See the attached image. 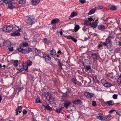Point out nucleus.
<instances>
[{"label": "nucleus", "instance_id": "c756f323", "mask_svg": "<svg viewBox=\"0 0 121 121\" xmlns=\"http://www.w3.org/2000/svg\"><path fill=\"white\" fill-rule=\"evenodd\" d=\"M77 14V13L75 12H73L71 14L70 17H73L75 16H76Z\"/></svg>", "mask_w": 121, "mask_h": 121}, {"label": "nucleus", "instance_id": "7ed1b4c3", "mask_svg": "<svg viewBox=\"0 0 121 121\" xmlns=\"http://www.w3.org/2000/svg\"><path fill=\"white\" fill-rule=\"evenodd\" d=\"M94 20L91 17H90L86 20L85 21L84 24L87 26H91V23L93 22Z\"/></svg>", "mask_w": 121, "mask_h": 121}, {"label": "nucleus", "instance_id": "a211bd4d", "mask_svg": "<svg viewBox=\"0 0 121 121\" xmlns=\"http://www.w3.org/2000/svg\"><path fill=\"white\" fill-rule=\"evenodd\" d=\"M44 108L45 109H46L47 110H52V108L50 107L49 106L48 104L46 106H44ZM46 111V110L45 109L43 111V112H45Z\"/></svg>", "mask_w": 121, "mask_h": 121}, {"label": "nucleus", "instance_id": "0e129e2a", "mask_svg": "<svg viewBox=\"0 0 121 121\" xmlns=\"http://www.w3.org/2000/svg\"><path fill=\"white\" fill-rule=\"evenodd\" d=\"M107 118H110V117H111V115L110 114H108V115H107Z\"/></svg>", "mask_w": 121, "mask_h": 121}, {"label": "nucleus", "instance_id": "8fccbe9b", "mask_svg": "<svg viewBox=\"0 0 121 121\" xmlns=\"http://www.w3.org/2000/svg\"><path fill=\"white\" fill-rule=\"evenodd\" d=\"M103 45L101 43H100L98 46V47L99 48H101L103 47Z\"/></svg>", "mask_w": 121, "mask_h": 121}, {"label": "nucleus", "instance_id": "f03ea898", "mask_svg": "<svg viewBox=\"0 0 121 121\" xmlns=\"http://www.w3.org/2000/svg\"><path fill=\"white\" fill-rule=\"evenodd\" d=\"M35 17L33 16H26L25 18L26 22L29 24L32 25L34 22Z\"/></svg>", "mask_w": 121, "mask_h": 121}, {"label": "nucleus", "instance_id": "5701e85b", "mask_svg": "<svg viewBox=\"0 0 121 121\" xmlns=\"http://www.w3.org/2000/svg\"><path fill=\"white\" fill-rule=\"evenodd\" d=\"M96 10V9L95 8L92 9L91 10H90L88 13L89 15H91L92 14L94 13H95V11Z\"/></svg>", "mask_w": 121, "mask_h": 121}, {"label": "nucleus", "instance_id": "052dcab7", "mask_svg": "<svg viewBox=\"0 0 121 121\" xmlns=\"http://www.w3.org/2000/svg\"><path fill=\"white\" fill-rule=\"evenodd\" d=\"M116 111V110L114 109H113L112 110H110L109 111V113H112L113 111Z\"/></svg>", "mask_w": 121, "mask_h": 121}, {"label": "nucleus", "instance_id": "412c9836", "mask_svg": "<svg viewBox=\"0 0 121 121\" xmlns=\"http://www.w3.org/2000/svg\"><path fill=\"white\" fill-rule=\"evenodd\" d=\"M49 54L51 56L55 55L56 54V53L54 50L52 49L50 51Z\"/></svg>", "mask_w": 121, "mask_h": 121}, {"label": "nucleus", "instance_id": "338daca9", "mask_svg": "<svg viewBox=\"0 0 121 121\" xmlns=\"http://www.w3.org/2000/svg\"><path fill=\"white\" fill-rule=\"evenodd\" d=\"M106 76L108 77H109L110 76V73H106Z\"/></svg>", "mask_w": 121, "mask_h": 121}, {"label": "nucleus", "instance_id": "7c9ffc66", "mask_svg": "<svg viewBox=\"0 0 121 121\" xmlns=\"http://www.w3.org/2000/svg\"><path fill=\"white\" fill-rule=\"evenodd\" d=\"M17 90H18V92H19L20 91L23 90V87L22 86H18L17 87Z\"/></svg>", "mask_w": 121, "mask_h": 121}, {"label": "nucleus", "instance_id": "58836bf2", "mask_svg": "<svg viewBox=\"0 0 121 121\" xmlns=\"http://www.w3.org/2000/svg\"><path fill=\"white\" fill-rule=\"evenodd\" d=\"M63 108V107H61L60 108H58L56 110V111L57 113H59L61 110Z\"/></svg>", "mask_w": 121, "mask_h": 121}, {"label": "nucleus", "instance_id": "6e6552de", "mask_svg": "<svg viewBox=\"0 0 121 121\" xmlns=\"http://www.w3.org/2000/svg\"><path fill=\"white\" fill-rule=\"evenodd\" d=\"M71 103V101L69 100H66L64 104V106L66 108H68L69 106Z\"/></svg>", "mask_w": 121, "mask_h": 121}, {"label": "nucleus", "instance_id": "aec40b11", "mask_svg": "<svg viewBox=\"0 0 121 121\" xmlns=\"http://www.w3.org/2000/svg\"><path fill=\"white\" fill-rule=\"evenodd\" d=\"M105 104L109 105H111L114 104V101L112 100H110L106 102Z\"/></svg>", "mask_w": 121, "mask_h": 121}, {"label": "nucleus", "instance_id": "de8ad7c7", "mask_svg": "<svg viewBox=\"0 0 121 121\" xmlns=\"http://www.w3.org/2000/svg\"><path fill=\"white\" fill-rule=\"evenodd\" d=\"M25 2V0H21L19 2V4H24Z\"/></svg>", "mask_w": 121, "mask_h": 121}, {"label": "nucleus", "instance_id": "09e8293b", "mask_svg": "<svg viewBox=\"0 0 121 121\" xmlns=\"http://www.w3.org/2000/svg\"><path fill=\"white\" fill-rule=\"evenodd\" d=\"M22 113L24 115L26 114L27 113V111L25 109H24Z\"/></svg>", "mask_w": 121, "mask_h": 121}, {"label": "nucleus", "instance_id": "1a4fd4ad", "mask_svg": "<svg viewBox=\"0 0 121 121\" xmlns=\"http://www.w3.org/2000/svg\"><path fill=\"white\" fill-rule=\"evenodd\" d=\"M43 57L46 60L50 61L51 59V57L49 55L47 54H44L43 55Z\"/></svg>", "mask_w": 121, "mask_h": 121}, {"label": "nucleus", "instance_id": "e433bc0d", "mask_svg": "<svg viewBox=\"0 0 121 121\" xmlns=\"http://www.w3.org/2000/svg\"><path fill=\"white\" fill-rule=\"evenodd\" d=\"M97 119L99 120L102 121L103 120V117L102 116H99L96 117Z\"/></svg>", "mask_w": 121, "mask_h": 121}, {"label": "nucleus", "instance_id": "37998d69", "mask_svg": "<svg viewBox=\"0 0 121 121\" xmlns=\"http://www.w3.org/2000/svg\"><path fill=\"white\" fill-rule=\"evenodd\" d=\"M101 82L104 86L105 84L107 82L104 79H102L101 80Z\"/></svg>", "mask_w": 121, "mask_h": 121}, {"label": "nucleus", "instance_id": "cd10ccee", "mask_svg": "<svg viewBox=\"0 0 121 121\" xmlns=\"http://www.w3.org/2000/svg\"><path fill=\"white\" fill-rule=\"evenodd\" d=\"M110 9L112 10H114L116 9V8L115 6L112 5L109 6Z\"/></svg>", "mask_w": 121, "mask_h": 121}, {"label": "nucleus", "instance_id": "79ce46f5", "mask_svg": "<svg viewBox=\"0 0 121 121\" xmlns=\"http://www.w3.org/2000/svg\"><path fill=\"white\" fill-rule=\"evenodd\" d=\"M103 7L101 6H99L95 8V9H96V10H97L103 8Z\"/></svg>", "mask_w": 121, "mask_h": 121}, {"label": "nucleus", "instance_id": "39448f33", "mask_svg": "<svg viewBox=\"0 0 121 121\" xmlns=\"http://www.w3.org/2000/svg\"><path fill=\"white\" fill-rule=\"evenodd\" d=\"M84 95L86 97L90 99L93 96L94 94L92 93L86 92L84 93Z\"/></svg>", "mask_w": 121, "mask_h": 121}, {"label": "nucleus", "instance_id": "774afa93", "mask_svg": "<svg viewBox=\"0 0 121 121\" xmlns=\"http://www.w3.org/2000/svg\"><path fill=\"white\" fill-rule=\"evenodd\" d=\"M118 44L120 46H121V42L120 41L118 42Z\"/></svg>", "mask_w": 121, "mask_h": 121}, {"label": "nucleus", "instance_id": "c03bdc74", "mask_svg": "<svg viewBox=\"0 0 121 121\" xmlns=\"http://www.w3.org/2000/svg\"><path fill=\"white\" fill-rule=\"evenodd\" d=\"M120 49L118 48H115L114 52L115 53L118 52H119Z\"/></svg>", "mask_w": 121, "mask_h": 121}, {"label": "nucleus", "instance_id": "864d4df0", "mask_svg": "<svg viewBox=\"0 0 121 121\" xmlns=\"http://www.w3.org/2000/svg\"><path fill=\"white\" fill-rule=\"evenodd\" d=\"M71 39L75 43H76L77 41V40L76 39L73 38L72 37Z\"/></svg>", "mask_w": 121, "mask_h": 121}, {"label": "nucleus", "instance_id": "bf43d9fd", "mask_svg": "<svg viewBox=\"0 0 121 121\" xmlns=\"http://www.w3.org/2000/svg\"><path fill=\"white\" fill-rule=\"evenodd\" d=\"M67 38L69 39H71L72 38V36H67Z\"/></svg>", "mask_w": 121, "mask_h": 121}, {"label": "nucleus", "instance_id": "13d9d810", "mask_svg": "<svg viewBox=\"0 0 121 121\" xmlns=\"http://www.w3.org/2000/svg\"><path fill=\"white\" fill-rule=\"evenodd\" d=\"M102 44V45H103L104 46H107V44H106V41L105 42H101Z\"/></svg>", "mask_w": 121, "mask_h": 121}, {"label": "nucleus", "instance_id": "0eeeda50", "mask_svg": "<svg viewBox=\"0 0 121 121\" xmlns=\"http://www.w3.org/2000/svg\"><path fill=\"white\" fill-rule=\"evenodd\" d=\"M106 43L108 48H110L111 46V42L109 39H107L106 40Z\"/></svg>", "mask_w": 121, "mask_h": 121}, {"label": "nucleus", "instance_id": "2f4dec72", "mask_svg": "<svg viewBox=\"0 0 121 121\" xmlns=\"http://www.w3.org/2000/svg\"><path fill=\"white\" fill-rule=\"evenodd\" d=\"M47 100L50 102H52L54 101V99L52 96V95L51 94L50 96V98L48 99Z\"/></svg>", "mask_w": 121, "mask_h": 121}, {"label": "nucleus", "instance_id": "9b49d317", "mask_svg": "<svg viewBox=\"0 0 121 121\" xmlns=\"http://www.w3.org/2000/svg\"><path fill=\"white\" fill-rule=\"evenodd\" d=\"M11 46V43L10 41H6L5 42L4 46L9 48Z\"/></svg>", "mask_w": 121, "mask_h": 121}, {"label": "nucleus", "instance_id": "2eb2a0df", "mask_svg": "<svg viewBox=\"0 0 121 121\" xmlns=\"http://www.w3.org/2000/svg\"><path fill=\"white\" fill-rule=\"evenodd\" d=\"M91 56L94 60L96 61L98 59L97 54L96 53L91 54Z\"/></svg>", "mask_w": 121, "mask_h": 121}, {"label": "nucleus", "instance_id": "a18cd8bd", "mask_svg": "<svg viewBox=\"0 0 121 121\" xmlns=\"http://www.w3.org/2000/svg\"><path fill=\"white\" fill-rule=\"evenodd\" d=\"M117 83L118 84H120L121 82V78H119L117 79Z\"/></svg>", "mask_w": 121, "mask_h": 121}, {"label": "nucleus", "instance_id": "f8f14e48", "mask_svg": "<svg viewBox=\"0 0 121 121\" xmlns=\"http://www.w3.org/2000/svg\"><path fill=\"white\" fill-rule=\"evenodd\" d=\"M41 0H32V4L33 5H35L38 4Z\"/></svg>", "mask_w": 121, "mask_h": 121}, {"label": "nucleus", "instance_id": "dca6fc26", "mask_svg": "<svg viewBox=\"0 0 121 121\" xmlns=\"http://www.w3.org/2000/svg\"><path fill=\"white\" fill-rule=\"evenodd\" d=\"M60 20L58 18H56L52 20L51 23L52 24H55L60 22Z\"/></svg>", "mask_w": 121, "mask_h": 121}, {"label": "nucleus", "instance_id": "bb28decb", "mask_svg": "<svg viewBox=\"0 0 121 121\" xmlns=\"http://www.w3.org/2000/svg\"><path fill=\"white\" fill-rule=\"evenodd\" d=\"M79 28L80 27L79 25H76L75 26L74 28V30L75 31V32H76L79 29Z\"/></svg>", "mask_w": 121, "mask_h": 121}, {"label": "nucleus", "instance_id": "393cba45", "mask_svg": "<svg viewBox=\"0 0 121 121\" xmlns=\"http://www.w3.org/2000/svg\"><path fill=\"white\" fill-rule=\"evenodd\" d=\"M94 22L91 23V26L92 27L95 28L97 26V22Z\"/></svg>", "mask_w": 121, "mask_h": 121}, {"label": "nucleus", "instance_id": "4be33fe9", "mask_svg": "<svg viewBox=\"0 0 121 121\" xmlns=\"http://www.w3.org/2000/svg\"><path fill=\"white\" fill-rule=\"evenodd\" d=\"M14 4L13 3L9 4L8 5V7L9 9H11L14 7Z\"/></svg>", "mask_w": 121, "mask_h": 121}, {"label": "nucleus", "instance_id": "b1692460", "mask_svg": "<svg viewBox=\"0 0 121 121\" xmlns=\"http://www.w3.org/2000/svg\"><path fill=\"white\" fill-rule=\"evenodd\" d=\"M98 29L100 30H102L105 29V26L103 25H100L98 26Z\"/></svg>", "mask_w": 121, "mask_h": 121}, {"label": "nucleus", "instance_id": "3c124183", "mask_svg": "<svg viewBox=\"0 0 121 121\" xmlns=\"http://www.w3.org/2000/svg\"><path fill=\"white\" fill-rule=\"evenodd\" d=\"M92 105L94 106H96V102L95 101H93L92 102Z\"/></svg>", "mask_w": 121, "mask_h": 121}, {"label": "nucleus", "instance_id": "423d86ee", "mask_svg": "<svg viewBox=\"0 0 121 121\" xmlns=\"http://www.w3.org/2000/svg\"><path fill=\"white\" fill-rule=\"evenodd\" d=\"M51 94L48 92H44L43 93L42 96L44 98H45L47 100L50 98Z\"/></svg>", "mask_w": 121, "mask_h": 121}, {"label": "nucleus", "instance_id": "ea45409f", "mask_svg": "<svg viewBox=\"0 0 121 121\" xmlns=\"http://www.w3.org/2000/svg\"><path fill=\"white\" fill-rule=\"evenodd\" d=\"M85 67L86 69V70H87V71L91 69V67L89 65L86 66H85Z\"/></svg>", "mask_w": 121, "mask_h": 121}, {"label": "nucleus", "instance_id": "4d7b16f0", "mask_svg": "<svg viewBox=\"0 0 121 121\" xmlns=\"http://www.w3.org/2000/svg\"><path fill=\"white\" fill-rule=\"evenodd\" d=\"M10 51H13V48L12 47L11 48H9L8 49Z\"/></svg>", "mask_w": 121, "mask_h": 121}, {"label": "nucleus", "instance_id": "c85d7f7f", "mask_svg": "<svg viewBox=\"0 0 121 121\" xmlns=\"http://www.w3.org/2000/svg\"><path fill=\"white\" fill-rule=\"evenodd\" d=\"M13 0H4L2 1L5 3L8 4Z\"/></svg>", "mask_w": 121, "mask_h": 121}, {"label": "nucleus", "instance_id": "6ab92c4d", "mask_svg": "<svg viewBox=\"0 0 121 121\" xmlns=\"http://www.w3.org/2000/svg\"><path fill=\"white\" fill-rule=\"evenodd\" d=\"M23 67L25 70L26 72L28 71V66L24 64H23L22 65Z\"/></svg>", "mask_w": 121, "mask_h": 121}, {"label": "nucleus", "instance_id": "6e6d98bb", "mask_svg": "<svg viewBox=\"0 0 121 121\" xmlns=\"http://www.w3.org/2000/svg\"><path fill=\"white\" fill-rule=\"evenodd\" d=\"M103 117V120H105L107 119V118H108L107 115H105L104 114V117Z\"/></svg>", "mask_w": 121, "mask_h": 121}, {"label": "nucleus", "instance_id": "4c0bfd02", "mask_svg": "<svg viewBox=\"0 0 121 121\" xmlns=\"http://www.w3.org/2000/svg\"><path fill=\"white\" fill-rule=\"evenodd\" d=\"M18 61V60H15L14 61V64H13V65L15 67H16L18 65H17Z\"/></svg>", "mask_w": 121, "mask_h": 121}, {"label": "nucleus", "instance_id": "a19ab883", "mask_svg": "<svg viewBox=\"0 0 121 121\" xmlns=\"http://www.w3.org/2000/svg\"><path fill=\"white\" fill-rule=\"evenodd\" d=\"M36 103H41L40 100V98H38L35 101Z\"/></svg>", "mask_w": 121, "mask_h": 121}, {"label": "nucleus", "instance_id": "680f3d73", "mask_svg": "<svg viewBox=\"0 0 121 121\" xmlns=\"http://www.w3.org/2000/svg\"><path fill=\"white\" fill-rule=\"evenodd\" d=\"M31 121H37L36 119L34 117L32 118L31 120Z\"/></svg>", "mask_w": 121, "mask_h": 121}, {"label": "nucleus", "instance_id": "f704fd0d", "mask_svg": "<svg viewBox=\"0 0 121 121\" xmlns=\"http://www.w3.org/2000/svg\"><path fill=\"white\" fill-rule=\"evenodd\" d=\"M21 45H22L23 47H25L28 46V44L27 43H23L21 44Z\"/></svg>", "mask_w": 121, "mask_h": 121}, {"label": "nucleus", "instance_id": "ddd939ff", "mask_svg": "<svg viewBox=\"0 0 121 121\" xmlns=\"http://www.w3.org/2000/svg\"><path fill=\"white\" fill-rule=\"evenodd\" d=\"M22 107L21 106H18L16 110V115L18 114V111L20 113L22 112Z\"/></svg>", "mask_w": 121, "mask_h": 121}, {"label": "nucleus", "instance_id": "4468645a", "mask_svg": "<svg viewBox=\"0 0 121 121\" xmlns=\"http://www.w3.org/2000/svg\"><path fill=\"white\" fill-rule=\"evenodd\" d=\"M73 103L75 104H79L81 105H82V102L80 100L78 99L73 101Z\"/></svg>", "mask_w": 121, "mask_h": 121}, {"label": "nucleus", "instance_id": "e2e57ef3", "mask_svg": "<svg viewBox=\"0 0 121 121\" xmlns=\"http://www.w3.org/2000/svg\"><path fill=\"white\" fill-rule=\"evenodd\" d=\"M18 30H19V32L20 31V30H21V27L20 26H19L18 27Z\"/></svg>", "mask_w": 121, "mask_h": 121}, {"label": "nucleus", "instance_id": "f3484780", "mask_svg": "<svg viewBox=\"0 0 121 121\" xmlns=\"http://www.w3.org/2000/svg\"><path fill=\"white\" fill-rule=\"evenodd\" d=\"M70 93V91L69 89H67V91L66 93H64L63 95L64 96L68 98L69 97H68Z\"/></svg>", "mask_w": 121, "mask_h": 121}, {"label": "nucleus", "instance_id": "5fc2aeb1", "mask_svg": "<svg viewBox=\"0 0 121 121\" xmlns=\"http://www.w3.org/2000/svg\"><path fill=\"white\" fill-rule=\"evenodd\" d=\"M56 25H54L52 26V28L53 30H55L56 28Z\"/></svg>", "mask_w": 121, "mask_h": 121}, {"label": "nucleus", "instance_id": "72a5a7b5", "mask_svg": "<svg viewBox=\"0 0 121 121\" xmlns=\"http://www.w3.org/2000/svg\"><path fill=\"white\" fill-rule=\"evenodd\" d=\"M32 61L30 60L27 61V64H26L28 66H30L32 65Z\"/></svg>", "mask_w": 121, "mask_h": 121}, {"label": "nucleus", "instance_id": "a878e982", "mask_svg": "<svg viewBox=\"0 0 121 121\" xmlns=\"http://www.w3.org/2000/svg\"><path fill=\"white\" fill-rule=\"evenodd\" d=\"M5 41L3 39H0V46L1 47L4 46Z\"/></svg>", "mask_w": 121, "mask_h": 121}, {"label": "nucleus", "instance_id": "69168bd1", "mask_svg": "<svg viewBox=\"0 0 121 121\" xmlns=\"http://www.w3.org/2000/svg\"><path fill=\"white\" fill-rule=\"evenodd\" d=\"M120 112L119 111L117 112H116V114H117L118 115H120Z\"/></svg>", "mask_w": 121, "mask_h": 121}, {"label": "nucleus", "instance_id": "49530a36", "mask_svg": "<svg viewBox=\"0 0 121 121\" xmlns=\"http://www.w3.org/2000/svg\"><path fill=\"white\" fill-rule=\"evenodd\" d=\"M112 97L115 99H117V95L116 94H114L113 95Z\"/></svg>", "mask_w": 121, "mask_h": 121}, {"label": "nucleus", "instance_id": "f257e3e1", "mask_svg": "<svg viewBox=\"0 0 121 121\" xmlns=\"http://www.w3.org/2000/svg\"><path fill=\"white\" fill-rule=\"evenodd\" d=\"M26 50L20 48H18L17 49L20 52L25 53H28L30 51L36 53H38L39 52V51L38 50L34 48H28Z\"/></svg>", "mask_w": 121, "mask_h": 121}, {"label": "nucleus", "instance_id": "9d476101", "mask_svg": "<svg viewBox=\"0 0 121 121\" xmlns=\"http://www.w3.org/2000/svg\"><path fill=\"white\" fill-rule=\"evenodd\" d=\"M20 32L19 30H16L11 34L12 36H19L20 35Z\"/></svg>", "mask_w": 121, "mask_h": 121}, {"label": "nucleus", "instance_id": "c9c22d12", "mask_svg": "<svg viewBox=\"0 0 121 121\" xmlns=\"http://www.w3.org/2000/svg\"><path fill=\"white\" fill-rule=\"evenodd\" d=\"M77 80L76 79L73 78L72 79V82L75 85L77 84Z\"/></svg>", "mask_w": 121, "mask_h": 121}, {"label": "nucleus", "instance_id": "603ef678", "mask_svg": "<svg viewBox=\"0 0 121 121\" xmlns=\"http://www.w3.org/2000/svg\"><path fill=\"white\" fill-rule=\"evenodd\" d=\"M80 2L82 4H84L86 2V1L85 0H79Z\"/></svg>", "mask_w": 121, "mask_h": 121}, {"label": "nucleus", "instance_id": "20e7f679", "mask_svg": "<svg viewBox=\"0 0 121 121\" xmlns=\"http://www.w3.org/2000/svg\"><path fill=\"white\" fill-rule=\"evenodd\" d=\"M13 29V27L11 26H6L3 27L2 28V30L5 31L6 32H8L11 31Z\"/></svg>", "mask_w": 121, "mask_h": 121}, {"label": "nucleus", "instance_id": "473e14b6", "mask_svg": "<svg viewBox=\"0 0 121 121\" xmlns=\"http://www.w3.org/2000/svg\"><path fill=\"white\" fill-rule=\"evenodd\" d=\"M112 86V85L111 84L107 82L105 84V85L104 86L107 87H109Z\"/></svg>", "mask_w": 121, "mask_h": 121}]
</instances>
